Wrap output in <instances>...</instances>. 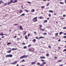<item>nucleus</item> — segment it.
<instances>
[{
	"instance_id": "f257e3e1",
	"label": "nucleus",
	"mask_w": 66,
	"mask_h": 66,
	"mask_svg": "<svg viewBox=\"0 0 66 66\" xmlns=\"http://www.w3.org/2000/svg\"><path fill=\"white\" fill-rule=\"evenodd\" d=\"M28 55H23V56H21L20 57V59H22L23 58H25V57H28Z\"/></svg>"
},
{
	"instance_id": "f03ea898",
	"label": "nucleus",
	"mask_w": 66,
	"mask_h": 66,
	"mask_svg": "<svg viewBox=\"0 0 66 66\" xmlns=\"http://www.w3.org/2000/svg\"><path fill=\"white\" fill-rule=\"evenodd\" d=\"M37 17H35L33 18L32 20H33V22H35L36 21H37Z\"/></svg>"
},
{
	"instance_id": "7ed1b4c3",
	"label": "nucleus",
	"mask_w": 66,
	"mask_h": 66,
	"mask_svg": "<svg viewBox=\"0 0 66 66\" xmlns=\"http://www.w3.org/2000/svg\"><path fill=\"white\" fill-rule=\"evenodd\" d=\"M13 56V55H11V54H10L9 55H6L5 56L6 57H12Z\"/></svg>"
},
{
	"instance_id": "20e7f679",
	"label": "nucleus",
	"mask_w": 66,
	"mask_h": 66,
	"mask_svg": "<svg viewBox=\"0 0 66 66\" xmlns=\"http://www.w3.org/2000/svg\"><path fill=\"white\" fill-rule=\"evenodd\" d=\"M18 62L17 61H15L13 62H12L11 63V64H13V65H16V64H17Z\"/></svg>"
},
{
	"instance_id": "39448f33",
	"label": "nucleus",
	"mask_w": 66,
	"mask_h": 66,
	"mask_svg": "<svg viewBox=\"0 0 66 66\" xmlns=\"http://www.w3.org/2000/svg\"><path fill=\"white\" fill-rule=\"evenodd\" d=\"M13 2V0H11L10 2H8L7 3V5H9L10 4L12 3Z\"/></svg>"
},
{
	"instance_id": "423d86ee",
	"label": "nucleus",
	"mask_w": 66,
	"mask_h": 66,
	"mask_svg": "<svg viewBox=\"0 0 66 66\" xmlns=\"http://www.w3.org/2000/svg\"><path fill=\"white\" fill-rule=\"evenodd\" d=\"M28 50L30 52H34V50H31L30 48H29L28 49Z\"/></svg>"
},
{
	"instance_id": "0eeeda50",
	"label": "nucleus",
	"mask_w": 66,
	"mask_h": 66,
	"mask_svg": "<svg viewBox=\"0 0 66 66\" xmlns=\"http://www.w3.org/2000/svg\"><path fill=\"white\" fill-rule=\"evenodd\" d=\"M17 2V0H15L14 1H12V2L13 3H15V2Z\"/></svg>"
},
{
	"instance_id": "6e6552de",
	"label": "nucleus",
	"mask_w": 66,
	"mask_h": 66,
	"mask_svg": "<svg viewBox=\"0 0 66 66\" xmlns=\"http://www.w3.org/2000/svg\"><path fill=\"white\" fill-rule=\"evenodd\" d=\"M20 30H23V28H22V27H21V26H20Z\"/></svg>"
},
{
	"instance_id": "1a4fd4ad",
	"label": "nucleus",
	"mask_w": 66,
	"mask_h": 66,
	"mask_svg": "<svg viewBox=\"0 0 66 66\" xmlns=\"http://www.w3.org/2000/svg\"><path fill=\"white\" fill-rule=\"evenodd\" d=\"M48 12L49 13H53L54 12L51 10H50L48 11Z\"/></svg>"
},
{
	"instance_id": "9d476101",
	"label": "nucleus",
	"mask_w": 66,
	"mask_h": 66,
	"mask_svg": "<svg viewBox=\"0 0 66 66\" xmlns=\"http://www.w3.org/2000/svg\"><path fill=\"white\" fill-rule=\"evenodd\" d=\"M17 49V48H13L11 49L13 51V50H16Z\"/></svg>"
},
{
	"instance_id": "9b49d317",
	"label": "nucleus",
	"mask_w": 66,
	"mask_h": 66,
	"mask_svg": "<svg viewBox=\"0 0 66 66\" xmlns=\"http://www.w3.org/2000/svg\"><path fill=\"white\" fill-rule=\"evenodd\" d=\"M31 64L32 65H34V64H35V62H31Z\"/></svg>"
},
{
	"instance_id": "f8f14e48",
	"label": "nucleus",
	"mask_w": 66,
	"mask_h": 66,
	"mask_svg": "<svg viewBox=\"0 0 66 66\" xmlns=\"http://www.w3.org/2000/svg\"><path fill=\"white\" fill-rule=\"evenodd\" d=\"M40 59H45V57L44 56H40Z\"/></svg>"
},
{
	"instance_id": "ddd939ff",
	"label": "nucleus",
	"mask_w": 66,
	"mask_h": 66,
	"mask_svg": "<svg viewBox=\"0 0 66 66\" xmlns=\"http://www.w3.org/2000/svg\"><path fill=\"white\" fill-rule=\"evenodd\" d=\"M40 31H44L45 30V29H42V28H41V29H40Z\"/></svg>"
},
{
	"instance_id": "4468645a",
	"label": "nucleus",
	"mask_w": 66,
	"mask_h": 66,
	"mask_svg": "<svg viewBox=\"0 0 66 66\" xmlns=\"http://www.w3.org/2000/svg\"><path fill=\"white\" fill-rule=\"evenodd\" d=\"M25 38L26 39H28V37H27V35L25 36Z\"/></svg>"
},
{
	"instance_id": "2eb2a0df",
	"label": "nucleus",
	"mask_w": 66,
	"mask_h": 66,
	"mask_svg": "<svg viewBox=\"0 0 66 66\" xmlns=\"http://www.w3.org/2000/svg\"><path fill=\"white\" fill-rule=\"evenodd\" d=\"M22 12V10H20V11H19V13H21Z\"/></svg>"
},
{
	"instance_id": "dca6fc26",
	"label": "nucleus",
	"mask_w": 66,
	"mask_h": 66,
	"mask_svg": "<svg viewBox=\"0 0 66 66\" xmlns=\"http://www.w3.org/2000/svg\"><path fill=\"white\" fill-rule=\"evenodd\" d=\"M44 38V37H40L38 38V39H40L41 38Z\"/></svg>"
},
{
	"instance_id": "f3484780",
	"label": "nucleus",
	"mask_w": 66,
	"mask_h": 66,
	"mask_svg": "<svg viewBox=\"0 0 66 66\" xmlns=\"http://www.w3.org/2000/svg\"><path fill=\"white\" fill-rule=\"evenodd\" d=\"M11 52V50H9L8 51H7V53H10Z\"/></svg>"
},
{
	"instance_id": "a211bd4d",
	"label": "nucleus",
	"mask_w": 66,
	"mask_h": 66,
	"mask_svg": "<svg viewBox=\"0 0 66 66\" xmlns=\"http://www.w3.org/2000/svg\"><path fill=\"white\" fill-rule=\"evenodd\" d=\"M32 42L33 43H35L36 42V40L34 39L33 40H32Z\"/></svg>"
},
{
	"instance_id": "6ab92c4d",
	"label": "nucleus",
	"mask_w": 66,
	"mask_h": 66,
	"mask_svg": "<svg viewBox=\"0 0 66 66\" xmlns=\"http://www.w3.org/2000/svg\"><path fill=\"white\" fill-rule=\"evenodd\" d=\"M42 25H40L39 29H42Z\"/></svg>"
},
{
	"instance_id": "aec40b11",
	"label": "nucleus",
	"mask_w": 66,
	"mask_h": 66,
	"mask_svg": "<svg viewBox=\"0 0 66 66\" xmlns=\"http://www.w3.org/2000/svg\"><path fill=\"white\" fill-rule=\"evenodd\" d=\"M4 35V34H1V33H0V35L1 36H3V35Z\"/></svg>"
},
{
	"instance_id": "412c9836",
	"label": "nucleus",
	"mask_w": 66,
	"mask_h": 66,
	"mask_svg": "<svg viewBox=\"0 0 66 66\" xmlns=\"http://www.w3.org/2000/svg\"><path fill=\"white\" fill-rule=\"evenodd\" d=\"M47 22V20H46L44 21V23H46V22Z\"/></svg>"
},
{
	"instance_id": "4be33fe9",
	"label": "nucleus",
	"mask_w": 66,
	"mask_h": 66,
	"mask_svg": "<svg viewBox=\"0 0 66 66\" xmlns=\"http://www.w3.org/2000/svg\"><path fill=\"white\" fill-rule=\"evenodd\" d=\"M10 44H11V43H7V45H10Z\"/></svg>"
},
{
	"instance_id": "5701e85b",
	"label": "nucleus",
	"mask_w": 66,
	"mask_h": 66,
	"mask_svg": "<svg viewBox=\"0 0 66 66\" xmlns=\"http://www.w3.org/2000/svg\"><path fill=\"white\" fill-rule=\"evenodd\" d=\"M27 33V32H24L23 33V36H24V35H25L26 34V33Z\"/></svg>"
},
{
	"instance_id": "b1692460",
	"label": "nucleus",
	"mask_w": 66,
	"mask_h": 66,
	"mask_svg": "<svg viewBox=\"0 0 66 66\" xmlns=\"http://www.w3.org/2000/svg\"><path fill=\"white\" fill-rule=\"evenodd\" d=\"M50 4V3H48L46 5L47 6H49V5Z\"/></svg>"
},
{
	"instance_id": "393cba45",
	"label": "nucleus",
	"mask_w": 66,
	"mask_h": 66,
	"mask_svg": "<svg viewBox=\"0 0 66 66\" xmlns=\"http://www.w3.org/2000/svg\"><path fill=\"white\" fill-rule=\"evenodd\" d=\"M46 56H49V54H46Z\"/></svg>"
},
{
	"instance_id": "a878e982",
	"label": "nucleus",
	"mask_w": 66,
	"mask_h": 66,
	"mask_svg": "<svg viewBox=\"0 0 66 66\" xmlns=\"http://www.w3.org/2000/svg\"><path fill=\"white\" fill-rule=\"evenodd\" d=\"M1 3H4V2L3 1H0V4H1Z\"/></svg>"
},
{
	"instance_id": "bb28decb",
	"label": "nucleus",
	"mask_w": 66,
	"mask_h": 66,
	"mask_svg": "<svg viewBox=\"0 0 66 66\" xmlns=\"http://www.w3.org/2000/svg\"><path fill=\"white\" fill-rule=\"evenodd\" d=\"M34 11H35L34 9H33L31 11V12H34Z\"/></svg>"
},
{
	"instance_id": "cd10ccee",
	"label": "nucleus",
	"mask_w": 66,
	"mask_h": 66,
	"mask_svg": "<svg viewBox=\"0 0 66 66\" xmlns=\"http://www.w3.org/2000/svg\"><path fill=\"white\" fill-rule=\"evenodd\" d=\"M37 65H40V63H39V62H38L37 63Z\"/></svg>"
},
{
	"instance_id": "c85d7f7f",
	"label": "nucleus",
	"mask_w": 66,
	"mask_h": 66,
	"mask_svg": "<svg viewBox=\"0 0 66 66\" xmlns=\"http://www.w3.org/2000/svg\"><path fill=\"white\" fill-rule=\"evenodd\" d=\"M25 15V14L24 13H23L21 15V16H24Z\"/></svg>"
},
{
	"instance_id": "c756f323",
	"label": "nucleus",
	"mask_w": 66,
	"mask_h": 66,
	"mask_svg": "<svg viewBox=\"0 0 66 66\" xmlns=\"http://www.w3.org/2000/svg\"><path fill=\"white\" fill-rule=\"evenodd\" d=\"M41 8L42 9H44L45 8V6H41Z\"/></svg>"
},
{
	"instance_id": "7c9ffc66",
	"label": "nucleus",
	"mask_w": 66,
	"mask_h": 66,
	"mask_svg": "<svg viewBox=\"0 0 66 66\" xmlns=\"http://www.w3.org/2000/svg\"><path fill=\"white\" fill-rule=\"evenodd\" d=\"M24 11H25L26 12H28L29 11H28V10H26V9H25L24 10Z\"/></svg>"
},
{
	"instance_id": "2f4dec72",
	"label": "nucleus",
	"mask_w": 66,
	"mask_h": 66,
	"mask_svg": "<svg viewBox=\"0 0 66 66\" xmlns=\"http://www.w3.org/2000/svg\"><path fill=\"white\" fill-rule=\"evenodd\" d=\"M7 5V3H6L4 5V6H5V5Z\"/></svg>"
},
{
	"instance_id": "473e14b6",
	"label": "nucleus",
	"mask_w": 66,
	"mask_h": 66,
	"mask_svg": "<svg viewBox=\"0 0 66 66\" xmlns=\"http://www.w3.org/2000/svg\"><path fill=\"white\" fill-rule=\"evenodd\" d=\"M59 3H60V4H63V3L62 2H60Z\"/></svg>"
},
{
	"instance_id": "72a5a7b5",
	"label": "nucleus",
	"mask_w": 66,
	"mask_h": 66,
	"mask_svg": "<svg viewBox=\"0 0 66 66\" xmlns=\"http://www.w3.org/2000/svg\"><path fill=\"white\" fill-rule=\"evenodd\" d=\"M27 36H28V37H29V36H30V34H29Z\"/></svg>"
},
{
	"instance_id": "f704fd0d",
	"label": "nucleus",
	"mask_w": 66,
	"mask_h": 66,
	"mask_svg": "<svg viewBox=\"0 0 66 66\" xmlns=\"http://www.w3.org/2000/svg\"><path fill=\"white\" fill-rule=\"evenodd\" d=\"M27 3L29 4H31V2H27Z\"/></svg>"
},
{
	"instance_id": "c9c22d12",
	"label": "nucleus",
	"mask_w": 66,
	"mask_h": 66,
	"mask_svg": "<svg viewBox=\"0 0 66 66\" xmlns=\"http://www.w3.org/2000/svg\"><path fill=\"white\" fill-rule=\"evenodd\" d=\"M47 34V33H46V32H45L43 33L44 35H46Z\"/></svg>"
},
{
	"instance_id": "e433bc0d",
	"label": "nucleus",
	"mask_w": 66,
	"mask_h": 66,
	"mask_svg": "<svg viewBox=\"0 0 66 66\" xmlns=\"http://www.w3.org/2000/svg\"><path fill=\"white\" fill-rule=\"evenodd\" d=\"M62 34V32H60V33H59L60 35H61V34Z\"/></svg>"
},
{
	"instance_id": "4c0bfd02",
	"label": "nucleus",
	"mask_w": 66,
	"mask_h": 66,
	"mask_svg": "<svg viewBox=\"0 0 66 66\" xmlns=\"http://www.w3.org/2000/svg\"><path fill=\"white\" fill-rule=\"evenodd\" d=\"M19 24H14V26H17Z\"/></svg>"
},
{
	"instance_id": "58836bf2",
	"label": "nucleus",
	"mask_w": 66,
	"mask_h": 66,
	"mask_svg": "<svg viewBox=\"0 0 66 66\" xmlns=\"http://www.w3.org/2000/svg\"><path fill=\"white\" fill-rule=\"evenodd\" d=\"M27 48V46H24L23 47V48L24 49H26Z\"/></svg>"
},
{
	"instance_id": "ea45409f",
	"label": "nucleus",
	"mask_w": 66,
	"mask_h": 66,
	"mask_svg": "<svg viewBox=\"0 0 66 66\" xmlns=\"http://www.w3.org/2000/svg\"><path fill=\"white\" fill-rule=\"evenodd\" d=\"M22 45H25V43H22Z\"/></svg>"
},
{
	"instance_id": "a19ab883",
	"label": "nucleus",
	"mask_w": 66,
	"mask_h": 66,
	"mask_svg": "<svg viewBox=\"0 0 66 66\" xmlns=\"http://www.w3.org/2000/svg\"><path fill=\"white\" fill-rule=\"evenodd\" d=\"M42 18V16H40L39 17V18L40 19H43V18Z\"/></svg>"
},
{
	"instance_id": "79ce46f5",
	"label": "nucleus",
	"mask_w": 66,
	"mask_h": 66,
	"mask_svg": "<svg viewBox=\"0 0 66 66\" xmlns=\"http://www.w3.org/2000/svg\"><path fill=\"white\" fill-rule=\"evenodd\" d=\"M48 16H49V17H51V14H49L48 15Z\"/></svg>"
},
{
	"instance_id": "37998d69",
	"label": "nucleus",
	"mask_w": 66,
	"mask_h": 66,
	"mask_svg": "<svg viewBox=\"0 0 66 66\" xmlns=\"http://www.w3.org/2000/svg\"><path fill=\"white\" fill-rule=\"evenodd\" d=\"M41 61H42V62H45V61L43 60H41Z\"/></svg>"
},
{
	"instance_id": "c03bdc74",
	"label": "nucleus",
	"mask_w": 66,
	"mask_h": 66,
	"mask_svg": "<svg viewBox=\"0 0 66 66\" xmlns=\"http://www.w3.org/2000/svg\"><path fill=\"white\" fill-rule=\"evenodd\" d=\"M63 29H66V27H63Z\"/></svg>"
},
{
	"instance_id": "a18cd8bd",
	"label": "nucleus",
	"mask_w": 66,
	"mask_h": 66,
	"mask_svg": "<svg viewBox=\"0 0 66 66\" xmlns=\"http://www.w3.org/2000/svg\"><path fill=\"white\" fill-rule=\"evenodd\" d=\"M31 45H29L28 46V47H31Z\"/></svg>"
},
{
	"instance_id": "49530a36",
	"label": "nucleus",
	"mask_w": 66,
	"mask_h": 66,
	"mask_svg": "<svg viewBox=\"0 0 66 66\" xmlns=\"http://www.w3.org/2000/svg\"><path fill=\"white\" fill-rule=\"evenodd\" d=\"M22 62H24V59H23L22 60Z\"/></svg>"
},
{
	"instance_id": "de8ad7c7",
	"label": "nucleus",
	"mask_w": 66,
	"mask_h": 66,
	"mask_svg": "<svg viewBox=\"0 0 66 66\" xmlns=\"http://www.w3.org/2000/svg\"><path fill=\"white\" fill-rule=\"evenodd\" d=\"M62 60H59L58 61V62H62Z\"/></svg>"
},
{
	"instance_id": "09e8293b",
	"label": "nucleus",
	"mask_w": 66,
	"mask_h": 66,
	"mask_svg": "<svg viewBox=\"0 0 66 66\" xmlns=\"http://www.w3.org/2000/svg\"><path fill=\"white\" fill-rule=\"evenodd\" d=\"M63 38H66V36H64Z\"/></svg>"
},
{
	"instance_id": "8fccbe9b",
	"label": "nucleus",
	"mask_w": 66,
	"mask_h": 66,
	"mask_svg": "<svg viewBox=\"0 0 66 66\" xmlns=\"http://www.w3.org/2000/svg\"><path fill=\"white\" fill-rule=\"evenodd\" d=\"M55 34L56 35H58V33H56Z\"/></svg>"
},
{
	"instance_id": "3c124183",
	"label": "nucleus",
	"mask_w": 66,
	"mask_h": 66,
	"mask_svg": "<svg viewBox=\"0 0 66 66\" xmlns=\"http://www.w3.org/2000/svg\"><path fill=\"white\" fill-rule=\"evenodd\" d=\"M61 19L63 20V19H64V18H62Z\"/></svg>"
},
{
	"instance_id": "603ef678",
	"label": "nucleus",
	"mask_w": 66,
	"mask_h": 66,
	"mask_svg": "<svg viewBox=\"0 0 66 66\" xmlns=\"http://www.w3.org/2000/svg\"><path fill=\"white\" fill-rule=\"evenodd\" d=\"M63 17H65V16H66V15H63Z\"/></svg>"
},
{
	"instance_id": "864d4df0",
	"label": "nucleus",
	"mask_w": 66,
	"mask_h": 66,
	"mask_svg": "<svg viewBox=\"0 0 66 66\" xmlns=\"http://www.w3.org/2000/svg\"><path fill=\"white\" fill-rule=\"evenodd\" d=\"M16 40L18 41V40H19V38H18L17 39H16Z\"/></svg>"
},
{
	"instance_id": "5fc2aeb1",
	"label": "nucleus",
	"mask_w": 66,
	"mask_h": 66,
	"mask_svg": "<svg viewBox=\"0 0 66 66\" xmlns=\"http://www.w3.org/2000/svg\"><path fill=\"white\" fill-rule=\"evenodd\" d=\"M4 36H2V38H4Z\"/></svg>"
},
{
	"instance_id": "6e6d98bb",
	"label": "nucleus",
	"mask_w": 66,
	"mask_h": 66,
	"mask_svg": "<svg viewBox=\"0 0 66 66\" xmlns=\"http://www.w3.org/2000/svg\"><path fill=\"white\" fill-rule=\"evenodd\" d=\"M48 48H50L51 47L50 46H48Z\"/></svg>"
},
{
	"instance_id": "4d7b16f0",
	"label": "nucleus",
	"mask_w": 66,
	"mask_h": 66,
	"mask_svg": "<svg viewBox=\"0 0 66 66\" xmlns=\"http://www.w3.org/2000/svg\"><path fill=\"white\" fill-rule=\"evenodd\" d=\"M60 41H61V39H59L58 40V41H59V42H60Z\"/></svg>"
},
{
	"instance_id": "13d9d810",
	"label": "nucleus",
	"mask_w": 66,
	"mask_h": 66,
	"mask_svg": "<svg viewBox=\"0 0 66 66\" xmlns=\"http://www.w3.org/2000/svg\"><path fill=\"white\" fill-rule=\"evenodd\" d=\"M54 58H55V59H57V57L55 56L54 57Z\"/></svg>"
},
{
	"instance_id": "bf43d9fd",
	"label": "nucleus",
	"mask_w": 66,
	"mask_h": 66,
	"mask_svg": "<svg viewBox=\"0 0 66 66\" xmlns=\"http://www.w3.org/2000/svg\"><path fill=\"white\" fill-rule=\"evenodd\" d=\"M16 36H15L14 37V38H16Z\"/></svg>"
},
{
	"instance_id": "052dcab7",
	"label": "nucleus",
	"mask_w": 66,
	"mask_h": 66,
	"mask_svg": "<svg viewBox=\"0 0 66 66\" xmlns=\"http://www.w3.org/2000/svg\"><path fill=\"white\" fill-rule=\"evenodd\" d=\"M19 66V64H17L16 65V66Z\"/></svg>"
},
{
	"instance_id": "680f3d73",
	"label": "nucleus",
	"mask_w": 66,
	"mask_h": 66,
	"mask_svg": "<svg viewBox=\"0 0 66 66\" xmlns=\"http://www.w3.org/2000/svg\"><path fill=\"white\" fill-rule=\"evenodd\" d=\"M34 34H36V32H35V31L34 32Z\"/></svg>"
},
{
	"instance_id": "e2e57ef3",
	"label": "nucleus",
	"mask_w": 66,
	"mask_h": 66,
	"mask_svg": "<svg viewBox=\"0 0 66 66\" xmlns=\"http://www.w3.org/2000/svg\"><path fill=\"white\" fill-rule=\"evenodd\" d=\"M36 39H37L38 38V37H36Z\"/></svg>"
},
{
	"instance_id": "0e129e2a",
	"label": "nucleus",
	"mask_w": 66,
	"mask_h": 66,
	"mask_svg": "<svg viewBox=\"0 0 66 66\" xmlns=\"http://www.w3.org/2000/svg\"><path fill=\"white\" fill-rule=\"evenodd\" d=\"M21 7H22V8H23V6H22V5L21 6Z\"/></svg>"
},
{
	"instance_id": "69168bd1",
	"label": "nucleus",
	"mask_w": 66,
	"mask_h": 66,
	"mask_svg": "<svg viewBox=\"0 0 66 66\" xmlns=\"http://www.w3.org/2000/svg\"><path fill=\"white\" fill-rule=\"evenodd\" d=\"M64 35H66V33H65L64 34Z\"/></svg>"
},
{
	"instance_id": "338daca9",
	"label": "nucleus",
	"mask_w": 66,
	"mask_h": 66,
	"mask_svg": "<svg viewBox=\"0 0 66 66\" xmlns=\"http://www.w3.org/2000/svg\"><path fill=\"white\" fill-rule=\"evenodd\" d=\"M65 3H66V0H65Z\"/></svg>"
},
{
	"instance_id": "774afa93",
	"label": "nucleus",
	"mask_w": 66,
	"mask_h": 66,
	"mask_svg": "<svg viewBox=\"0 0 66 66\" xmlns=\"http://www.w3.org/2000/svg\"><path fill=\"white\" fill-rule=\"evenodd\" d=\"M58 48L59 49H61V47H58Z\"/></svg>"
}]
</instances>
